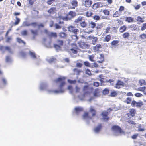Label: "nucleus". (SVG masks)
<instances>
[{
    "label": "nucleus",
    "mask_w": 146,
    "mask_h": 146,
    "mask_svg": "<svg viewBox=\"0 0 146 146\" xmlns=\"http://www.w3.org/2000/svg\"><path fill=\"white\" fill-rule=\"evenodd\" d=\"M66 78L64 76L60 77L54 80V82L56 83L60 82V89L59 90H48L47 91L49 94L54 93L55 94H58L59 93H61L64 92V90L62 88V86L65 84V82L63 80L65 79Z\"/></svg>",
    "instance_id": "nucleus-1"
},
{
    "label": "nucleus",
    "mask_w": 146,
    "mask_h": 146,
    "mask_svg": "<svg viewBox=\"0 0 146 146\" xmlns=\"http://www.w3.org/2000/svg\"><path fill=\"white\" fill-rule=\"evenodd\" d=\"M93 88L90 87L88 86H84L83 91L84 92L83 94H81L78 96V97L81 100H82L84 98L85 96L88 94H90L92 92Z\"/></svg>",
    "instance_id": "nucleus-2"
},
{
    "label": "nucleus",
    "mask_w": 146,
    "mask_h": 146,
    "mask_svg": "<svg viewBox=\"0 0 146 146\" xmlns=\"http://www.w3.org/2000/svg\"><path fill=\"white\" fill-rule=\"evenodd\" d=\"M76 15V13L75 12L72 11H70L67 16L64 18L66 21L71 20L72 19L74 18Z\"/></svg>",
    "instance_id": "nucleus-3"
},
{
    "label": "nucleus",
    "mask_w": 146,
    "mask_h": 146,
    "mask_svg": "<svg viewBox=\"0 0 146 146\" xmlns=\"http://www.w3.org/2000/svg\"><path fill=\"white\" fill-rule=\"evenodd\" d=\"M112 110L109 108L107 110L108 112L103 111L102 112L101 115L103 117V119L105 121H108L109 119V117H108V115L110 113V112Z\"/></svg>",
    "instance_id": "nucleus-4"
},
{
    "label": "nucleus",
    "mask_w": 146,
    "mask_h": 146,
    "mask_svg": "<svg viewBox=\"0 0 146 146\" xmlns=\"http://www.w3.org/2000/svg\"><path fill=\"white\" fill-rule=\"evenodd\" d=\"M68 30L69 31L72 32L75 35H77V33L78 32L79 30L76 28H75L74 26L70 25L67 27Z\"/></svg>",
    "instance_id": "nucleus-5"
},
{
    "label": "nucleus",
    "mask_w": 146,
    "mask_h": 146,
    "mask_svg": "<svg viewBox=\"0 0 146 146\" xmlns=\"http://www.w3.org/2000/svg\"><path fill=\"white\" fill-rule=\"evenodd\" d=\"M111 129L116 133H121L123 132V131L121 127L117 125L113 126L111 127Z\"/></svg>",
    "instance_id": "nucleus-6"
},
{
    "label": "nucleus",
    "mask_w": 146,
    "mask_h": 146,
    "mask_svg": "<svg viewBox=\"0 0 146 146\" xmlns=\"http://www.w3.org/2000/svg\"><path fill=\"white\" fill-rule=\"evenodd\" d=\"M78 44H79V46L83 49L88 48L90 47L89 45L82 41L79 42Z\"/></svg>",
    "instance_id": "nucleus-7"
},
{
    "label": "nucleus",
    "mask_w": 146,
    "mask_h": 146,
    "mask_svg": "<svg viewBox=\"0 0 146 146\" xmlns=\"http://www.w3.org/2000/svg\"><path fill=\"white\" fill-rule=\"evenodd\" d=\"M0 50L4 52L5 50H7L9 53L12 54L13 51L10 48V47L9 46H0Z\"/></svg>",
    "instance_id": "nucleus-8"
},
{
    "label": "nucleus",
    "mask_w": 146,
    "mask_h": 146,
    "mask_svg": "<svg viewBox=\"0 0 146 146\" xmlns=\"http://www.w3.org/2000/svg\"><path fill=\"white\" fill-rule=\"evenodd\" d=\"M136 112V111L135 109H132L129 110V113H127V115L128 117L130 116L133 117L135 116Z\"/></svg>",
    "instance_id": "nucleus-9"
},
{
    "label": "nucleus",
    "mask_w": 146,
    "mask_h": 146,
    "mask_svg": "<svg viewBox=\"0 0 146 146\" xmlns=\"http://www.w3.org/2000/svg\"><path fill=\"white\" fill-rule=\"evenodd\" d=\"M104 5L101 2L96 3L93 5L92 8L94 9L99 7H103Z\"/></svg>",
    "instance_id": "nucleus-10"
},
{
    "label": "nucleus",
    "mask_w": 146,
    "mask_h": 146,
    "mask_svg": "<svg viewBox=\"0 0 146 146\" xmlns=\"http://www.w3.org/2000/svg\"><path fill=\"white\" fill-rule=\"evenodd\" d=\"M70 4L72 5V7L70 6V9H74L78 6V2L76 0H73L70 3Z\"/></svg>",
    "instance_id": "nucleus-11"
},
{
    "label": "nucleus",
    "mask_w": 146,
    "mask_h": 146,
    "mask_svg": "<svg viewBox=\"0 0 146 146\" xmlns=\"http://www.w3.org/2000/svg\"><path fill=\"white\" fill-rule=\"evenodd\" d=\"M47 85L46 83L44 82H41L40 84L39 88L41 90H44L46 89Z\"/></svg>",
    "instance_id": "nucleus-12"
},
{
    "label": "nucleus",
    "mask_w": 146,
    "mask_h": 146,
    "mask_svg": "<svg viewBox=\"0 0 146 146\" xmlns=\"http://www.w3.org/2000/svg\"><path fill=\"white\" fill-rule=\"evenodd\" d=\"M88 38L89 40H92V43L93 44H95L98 40V38L93 36H90L88 37Z\"/></svg>",
    "instance_id": "nucleus-13"
},
{
    "label": "nucleus",
    "mask_w": 146,
    "mask_h": 146,
    "mask_svg": "<svg viewBox=\"0 0 146 146\" xmlns=\"http://www.w3.org/2000/svg\"><path fill=\"white\" fill-rule=\"evenodd\" d=\"M29 54L31 57L33 59H35L37 58L35 53L33 51H29Z\"/></svg>",
    "instance_id": "nucleus-14"
},
{
    "label": "nucleus",
    "mask_w": 146,
    "mask_h": 146,
    "mask_svg": "<svg viewBox=\"0 0 146 146\" xmlns=\"http://www.w3.org/2000/svg\"><path fill=\"white\" fill-rule=\"evenodd\" d=\"M92 3V1L90 0H86L84 1V5L86 7H89Z\"/></svg>",
    "instance_id": "nucleus-15"
},
{
    "label": "nucleus",
    "mask_w": 146,
    "mask_h": 146,
    "mask_svg": "<svg viewBox=\"0 0 146 146\" xmlns=\"http://www.w3.org/2000/svg\"><path fill=\"white\" fill-rule=\"evenodd\" d=\"M46 60L49 63H52L55 62L56 61V59L53 57L50 58L48 57L46 58Z\"/></svg>",
    "instance_id": "nucleus-16"
},
{
    "label": "nucleus",
    "mask_w": 146,
    "mask_h": 146,
    "mask_svg": "<svg viewBox=\"0 0 146 146\" xmlns=\"http://www.w3.org/2000/svg\"><path fill=\"white\" fill-rule=\"evenodd\" d=\"M102 127L101 124H99L97 127L94 128V131L96 133L99 132L101 130Z\"/></svg>",
    "instance_id": "nucleus-17"
},
{
    "label": "nucleus",
    "mask_w": 146,
    "mask_h": 146,
    "mask_svg": "<svg viewBox=\"0 0 146 146\" xmlns=\"http://www.w3.org/2000/svg\"><path fill=\"white\" fill-rule=\"evenodd\" d=\"M89 112L92 113V117H94L96 115V110L93 108L91 107L90 108Z\"/></svg>",
    "instance_id": "nucleus-18"
},
{
    "label": "nucleus",
    "mask_w": 146,
    "mask_h": 146,
    "mask_svg": "<svg viewBox=\"0 0 146 146\" xmlns=\"http://www.w3.org/2000/svg\"><path fill=\"white\" fill-rule=\"evenodd\" d=\"M75 113L78 114L80 112L83 111V109L81 107H78L75 108Z\"/></svg>",
    "instance_id": "nucleus-19"
},
{
    "label": "nucleus",
    "mask_w": 146,
    "mask_h": 146,
    "mask_svg": "<svg viewBox=\"0 0 146 146\" xmlns=\"http://www.w3.org/2000/svg\"><path fill=\"white\" fill-rule=\"evenodd\" d=\"M56 11V8L55 7H52L48 10V12L50 14H53Z\"/></svg>",
    "instance_id": "nucleus-20"
},
{
    "label": "nucleus",
    "mask_w": 146,
    "mask_h": 146,
    "mask_svg": "<svg viewBox=\"0 0 146 146\" xmlns=\"http://www.w3.org/2000/svg\"><path fill=\"white\" fill-rule=\"evenodd\" d=\"M2 82L4 86H6L8 84V82L7 79L4 77L2 78Z\"/></svg>",
    "instance_id": "nucleus-21"
},
{
    "label": "nucleus",
    "mask_w": 146,
    "mask_h": 146,
    "mask_svg": "<svg viewBox=\"0 0 146 146\" xmlns=\"http://www.w3.org/2000/svg\"><path fill=\"white\" fill-rule=\"evenodd\" d=\"M30 31L31 33L33 35V38H34L35 37L38 35V30H33L31 29Z\"/></svg>",
    "instance_id": "nucleus-22"
},
{
    "label": "nucleus",
    "mask_w": 146,
    "mask_h": 146,
    "mask_svg": "<svg viewBox=\"0 0 146 146\" xmlns=\"http://www.w3.org/2000/svg\"><path fill=\"white\" fill-rule=\"evenodd\" d=\"M83 117L84 119L89 118L90 119H92V117L89 116V113L88 112H85L83 115Z\"/></svg>",
    "instance_id": "nucleus-23"
},
{
    "label": "nucleus",
    "mask_w": 146,
    "mask_h": 146,
    "mask_svg": "<svg viewBox=\"0 0 146 146\" xmlns=\"http://www.w3.org/2000/svg\"><path fill=\"white\" fill-rule=\"evenodd\" d=\"M83 18V17L82 16H79L78 18L74 20V22L75 23H79L82 20Z\"/></svg>",
    "instance_id": "nucleus-24"
},
{
    "label": "nucleus",
    "mask_w": 146,
    "mask_h": 146,
    "mask_svg": "<svg viewBox=\"0 0 146 146\" xmlns=\"http://www.w3.org/2000/svg\"><path fill=\"white\" fill-rule=\"evenodd\" d=\"M89 26L92 28H94L96 26V23L93 21H91L88 24Z\"/></svg>",
    "instance_id": "nucleus-25"
},
{
    "label": "nucleus",
    "mask_w": 146,
    "mask_h": 146,
    "mask_svg": "<svg viewBox=\"0 0 146 146\" xmlns=\"http://www.w3.org/2000/svg\"><path fill=\"white\" fill-rule=\"evenodd\" d=\"M98 58L100 59V60H98L97 61V62L100 63H102V62L104 61V59L103 55L102 54H100V56Z\"/></svg>",
    "instance_id": "nucleus-26"
},
{
    "label": "nucleus",
    "mask_w": 146,
    "mask_h": 146,
    "mask_svg": "<svg viewBox=\"0 0 146 146\" xmlns=\"http://www.w3.org/2000/svg\"><path fill=\"white\" fill-rule=\"evenodd\" d=\"M128 28L129 29H132V30L135 31L136 30V25L134 24H132L128 26Z\"/></svg>",
    "instance_id": "nucleus-27"
},
{
    "label": "nucleus",
    "mask_w": 146,
    "mask_h": 146,
    "mask_svg": "<svg viewBox=\"0 0 146 146\" xmlns=\"http://www.w3.org/2000/svg\"><path fill=\"white\" fill-rule=\"evenodd\" d=\"M127 122L129 124L134 125H135L136 123L131 119L130 118H128L127 119Z\"/></svg>",
    "instance_id": "nucleus-28"
},
{
    "label": "nucleus",
    "mask_w": 146,
    "mask_h": 146,
    "mask_svg": "<svg viewBox=\"0 0 146 146\" xmlns=\"http://www.w3.org/2000/svg\"><path fill=\"white\" fill-rule=\"evenodd\" d=\"M76 35H72L71 36L72 40L73 42H75L78 39V37Z\"/></svg>",
    "instance_id": "nucleus-29"
},
{
    "label": "nucleus",
    "mask_w": 146,
    "mask_h": 146,
    "mask_svg": "<svg viewBox=\"0 0 146 146\" xmlns=\"http://www.w3.org/2000/svg\"><path fill=\"white\" fill-rule=\"evenodd\" d=\"M101 47V45L100 44H98L94 47L93 49L95 51H98L99 50V49Z\"/></svg>",
    "instance_id": "nucleus-30"
},
{
    "label": "nucleus",
    "mask_w": 146,
    "mask_h": 146,
    "mask_svg": "<svg viewBox=\"0 0 146 146\" xmlns=\"http://www.w3.org/2000/svg\"><path fill=\"white\" fill-rule=\"evenodd\" d=\"M125 21L129 23L133 22L134 21L133 19L131 17H126Z\"/></svg>",
    "instance_id": "nucleus-31"
},
{
    "label": "nucleus",
    "mask_w": 146,
    "mask_h": 146,
    "mask_svg": "<svg viewBox=\"0 0 146 146\" xmlns=\"http://www.w3.org/2000/svg\"><path fill=\"white\" fill-rule=\"evenodd\" d=\"M80 26L82 28H86L87 27V24L85 21H82L80 23Z\"/></svg>",
    "instance_id": "nucleus-32"
},
{
    "label": "nucleus",
    "mask_w": 146,
    "mask_h": 146,
    "mask_svg": "<svg viewBox=\"0 0 146 146\" xmlns=\"http://www.w3.org/2000/svg\"><path fill=\"white\" fill-rule=\"evenodd\" d=\"M6 62L7 63H10L12 61L11 58L9 56H7L5 58Z\"/></svg>",
    "instance_id": "nucleus-33"
},
{
    "label": "nucleus",
    "mask_w": 146,
    "mask_h": 146,
    "mask_svg": "<svg viewBox=\"0 0 146 146\" xmlns=\"http://www.w3.org/2000/svg\"><path fill=\"white\" fill-rule=\"evenodd\" d=\"M59 35L61 38H64L66 37L67 35L65 33L62 32L59 33Z\"/></svg>",
    "instance_id": "nucleus-34"
},
{
    "label": "nucleus",
    "mask_w": 146,
    "mask_h": 146,
    "mask_svg": "<svg viewBox=\"0 0 146 146\" xmlns=\"http://www.w3.org/2000/svg\"><path fill=\"white\" fill-rule=\"evenodd\" d=\"M30 25V23H29L27 21H25L23 22L22 26L25 27L29 26Z\"/></svg>",
    "instance_id": "nucleus-35"
},
{
    "label": "nucleus",
    "mask_w": 146,
    "mask_h": 146,
    "mask_svg": "<svg viewBox=\"0 0 146 146\" xmlns=\"http://www.w3.org/2000/svg\"><path fill=\"white\" fill-rule=\"evenodd\" d=\"M127 28L126 27L125 25H123L120 27L119 29V31L122 33L125 31Z\"/></svg>",
    "instance_id": "nucleus-36"
},
{
    "label": "nucleus",
    "mask_w": 146,
    "mask_h": 146,
    "mask_svg": "<svg viewBox=\"0 0 146 146\" xmlns=\"http://www.w3.org/2000/svg\"><path fill=\"white\" fill-rule=\"evenodd\" d=\"M84 64L86 66L90 67H93L92 66H91V65L88 61L84 62Z\"/></svg>",
    "instance_id": "nucleus-37"
},
{
    "label": "nucleus",
    "mask_w": 146,
    "mask_h": 146,
    "mask_svg": "<svg viewBox=\"0 0 146 146\" xmlns=\"http://www.w3.org/2000/svg\"><path fill=\"white\" fill-rule=\"evenodd\" d=\"M130 36L128 32H126L123 34V36L124 38H128Z\"/></svg>",
    "instance_id": "nucleus-38"
},
{
    "label": "nucleus",
    "mask_w": 146,
    "mask_h": 146,
    "mask_svg": "<svg viewBox=\"0 0 146 146\" xmlns=\"http://www.w3.org/2000/svg\"><path fill=\"white\" fill-rule=\"evenodd\" d=\"M48 35L51 36L56 37L57 36L56 33L50 32L48 34Z\"/></svg>",
    "instance_id": "nucleus-39"
},
{
    "label": "nucleus",
    "mask_w": 146,
    "mask_h": 146,
    "mask_svg": "<svg viewBox=\"0 0 146 146\" xmlns=\"http://www.w3.org/2000/svg\"><path fill=\"white\" fill-rule=\"evenodd\" d=\"M20 21V19L18 18L17 17H16V20H15V22L14 23V24L15 25H18Z\"/></svg>",
    "instance_id": "nucleus-40"
},
{
    "label": "nucleus",
    "mask_w": 146,
    "mask_h": 146,
    "mask_svg": "<svg viewBox=\"0 0 146 146\" xmlns=\"http://www.w3.org/2000/svg\"><path fill=\"white\" fill-rule=\"evenodd\" d=\"M50 44L51 42L50 41L48 42V43H47V42L46 41L45 43V45L46 47L48 48H50L51 47Z\"/></svg>",
    "instance_id": "nucleus-41"
},
{
    "label": "nucleus",
    "mask_w": 146,
    "mask_h": 146,
    "mask_svg": "<svg viewBox=\"0 0 146 146\" xmlns=\"http://www.w3.org/2000/svg\"><path fill=\"white\" fill-rule=\"evenodd\" d=\"M109 92V90L107 88H105L104 89L102 92V93L103 94L106 95L108 94Z\"/></svg>",
    "instance_id": "nucleus-42"
},
{
    "label": "nucleus",
    "mask_w": 146,
    "mask_h": 146,
    "mask_svg": "<svg viewBox=\"0 0 146 146\" xmlns=\"http://www.w3.org/2000/svg\"><path fill=\"white\" fill-rule=\"evenodd\" d=\"M137 21L138 22L142 23L144 22V20L140 16H138L137 19Z\"/></svg>",
    "instance_id": "nucleus-43"
},
{
    "label": "nucleus",
    "mask_w": 146,
    "mask_h": 146,
    "mask_svg": "<svg viewBox=\"0 0 146 146\" xmlns=\"http://www.w3.org/2000/svg\"><path fill=\"white\" fill-rule=\"evenodd\" d=\"M111 39V36L110 35H108L105 38L104 41H109Z\"/></svg>",
    "instance_id": "nucleus-44"
},
{
    "label": "nucleus",
    "mask_w": 146,
    "mask_h": 146,
    "mask_svg": "<svg viewBox=\"0 0 146 146\" xmlns=\"http://www.w3.org/2000/svg\"><path fill=\"white\" fill-rule=\"evenodd\" d=\"M121 15V13H119V12L117 11H116L115 12L113 15V17H119Z\"/></svg>",
    "instance_id": "nucleus-45"
},
{
    "label": "nucleus",
    "mask_w": 146,
    "mask_h": 146,
    "mask_svg": "<svg viewBox=\"0 0 146 146\" xmlns=\"http://www.w3.org/2000/svg\"><path fill=\"white\" fill-rule=\"evenodd\" d=\"M69 52L70 53H72L74 54H76L77 52V50L73 48H72L69 50Z\"/></svg>",
    "instance_id": "nucleus-46"
},
{
    "label": "nucleus",
    "mask_w": 146,
    "mask_h": 146,
    "mask_svg": "<svg viewBox=\"0 0 146 146\" xmlns=\"http://www.w3.org/2000/svg\"><path fill=\"white\" fill-rule=\"evenodd\" d=\"M93 95L94 97H98L99 96V94L97 90H96L94 91L93 94Z\"/></svg>",
    "instance_id": "nucleus-47"
},
{
    "label": "nucleus",
    "mask_w": 146,
    "mask_h": 146,
    "mask_svg": "<svg viewBox=\"0 0 146 146\" xmlns=\"http://www.w3.org/2000/svg\"><path fill=\"white\" fill-rule=\"evenodd\" d=\"M57 43L58 45L60 46H62L63 44V41L62 40H58Z\"/></svg>",
    "instance_id": "nucleus-48"
},
{
    "label": "nucleus",
    "mask_w": 146,
    "mask_h": 146,
    "mask_svg": "<svg viewBox=\"0 0 146 146\" xmlns=\"http://www.w3.org/2000/svg\"><path fill=\"white\" fill-rule=\"evenodd\" d=\"M55 1L56 0H48L47 1V3L48 5H50Z\"/></svg>",
    "instance_id": "nucleus-49"
},
{
    "label": "nucleus",
    "mask_w": 146,
    "mask_h": 146,
    "mask_svg": "<svg viewBox=\"0 0 146 146\" xmlns=\"http://www.w3.org/2000/svg\"><path fill=\"white\" fill-rule=\"evenodd\" d=\"M103 12L105 15H109L110 11L108 10H104L103 11Z\"/></svg>",
    "instance_id": "nucleus-50"
},
{
    "label": "nucleus",
    "mask_w": 146,
    "mask_h": 146,
    "mask_svg": "<svg viewBox=\"0 0 146 146\" xmlns=\"http://www.w3.org/2000/svg\"><path fill=\"white\" fill-rule=\"evenodd\" d=\"M139 38L141 39H144L145 38H146V34H143L141 35H140L139 36Z\"/></svg>",
    "instance_id": "nucleus-51"
},
{
    "label": "nucleus",
    "mask_w": 146,
    "mask_h": 146,
    "mask_svg": "<svg viewBox=\"0 0 146 146\" xmlns=\"http://www.w3.org/2000/svg\"><path fill=\"white\" fill-rule=\"evenodd\" d=\"M94 55H89V60L92 62H94V61L93 60L94 58Z\"/></svg>",
    "instance_id": "nucleus-52"
},
{
    "label": "nucleus",
    "mask_w": 146,
    "mask_h": 146,
    "mask_svg": "<svg viewBox=\"0 0 146 146\" xmlns=\"http://www.w3.org/2000/svg\"><path fill=\"white\" fill-rule=\"evenodd\" d=\"M54 47L56 50H59L60 49V46L58 44H54Z\"/></svg>",
    "instance_id": "nucleus-53"
},
{
    "label": "nucleus",
    "mask_w": 146,
    "mask_h": 146,
    "mask_svg": "<svg viewBox=\"0 0 146 146\" xmlns=\"http://www.w3.org/2000/svg\"><path fill=\"white\" fill-rule=\"evenodd\" d=\"M21 33L23 36H26L27 33V31L26 30H23L21 32Z\"/></svg>",
    "instance_id": "nucleus-54"
},
{
    "label": "nucleus",
    "mask_w": 146,
    "mask_h": 146,
    "mask_svg": "<svg viewBox=\"0 0 146 146\" xmlns=\"http://www.w3.org/2000/svg\"><path fill=\"white\" fill-rule=\"evenodd\" d=\"M117 95V93L116 92H111L110 96L111 97H115Z\"/></svg>",
    "instance_id": "nucleus-55"
},
{
    "label": "nucleus",
    "mask_w": 146,
    "mask_h": 146,
    "mask_svg": "<svg viewBox=\"0 0 146 146\" xmlns=\"http://www.w3.org/2000/svg\"><path fill=\"white\" fill-rule=\"evenodd\" d=\"M92 14V13L90 11H88L86 13V15L87 16L90 17Z\"/></svg>",
    "instance_id": "nucleus-56"
},
{
    "label": "nucleus",
    "mask_w": 146,
    "mask_h": 146,
    "mask_svg": "<svg viewBox=\"0 0 146 146\" xmlns=\"http://www.w3.org/2000/svg\"><path fill=\"white\" fill-rule=\"evenodd\" d=\"M17 41L19 43L22 42L24 44H25V42L23 40H21L20 38H17Z\"/></svg>",
    "instance_id": "nucleus-57"
},
{
    "label": "nucleus",
    "mask_w": 146,
    "mask_h": 146,
    "mask_svg": "<svg viewBox=\"0 0 146 146\" xmlns=\"http://www.w3.org/2000/svg\"><path fill=\"white\" fill-rule=\"evenodd\" d=\"M119 42V41L117 40H114L111 42V44L112 45H115L117 44Z\"/></svg>",
    "instance_id": "nucleus-58"
},
{
    "label": "nucleus",
    "mask_w": 146,
    "mask_h": 146,
    "mask_svg": "<svg viewBox=\"0 0 146 146\" xmlns=\"http://www.w3.org/2000/svg\"><path fill=\"white\" fill-rule=\"evenodd\" d=\"M85 72L86 74L89 76H90L91 74V72L90 70L88 69H87L86 70Z\"/></svg>",
    "instance_id": "nucleus-59"
},
{
    "label": "nucleus",
    "mask_w": 146,
    "mask_h": 146,
    "mask_svg": "<svg viewBox=\"0 0 146 146\" xmlns=\"http://www.w3.org/2000/svg\"><path fill=\"white\" fill-rule=\"evenodd\" d=\"M68 82L70 84H75L76 82V80H72L70 79H68Z\"/></svg>",
    "instance_id": "nucleus-60"
},
{
    "label": "nucleus",
    "mask_w": 146,
    "mask_h": 146,
    "mask_svg": "<svg viewBox=\"0 0 146 146\" xmlns=\"http://www.w3.org/2000/svg\"><path fill=\"white\" fill-rule=\"evenodd\" d=\"M139 83L140 85H142V84H145V81L143 80H139Z\"/></svg>",
    "instance_id": "nucleus-61"
},
{
    "label": "nucleus",
    "mask_w": 146,
    "mask_h": 146,
    "mask_svg": "<svg viewBox=\"0 0 146 146\" xmlns=\"http://www.w3.org/2000/svg\"><path fill=\"white\" fill-rule=\"evenodd\" d=\"M138 133L134 134L131 137V138L133 139H136L138 136Z\"/></svg>",
    "instance_id": "nucleus-62"
},
{
    "label": "nucleus",
    "mask_w": 146,
    "mask_h": 146,
    "mask_svg": "<svg viewBox=\"0 0 146 146\" xmlns=\"http://www.w3.org/2000/svg\"><path fill=\"white\" fill-rule=\"evenodd\" d=\"M30 25L32 26L33 27H35L37 25V23L36 22H33L30 23Z\"/></svg>",
    "instance_id": "nucleus-63"
},
{
    "label": "nucleus",
    "mask_w": 146,
    "mask_h": 146,
    "mask_svg": "<svg viewBox=\"0 0 146 146\" xmlns=\"http://www.w3.org/2000/svg\"><path fill=\"white\" fill-rule=\"evenodd\" d=\"M146 29V23H144L141 28V30L142 31Z\"/></svg>",
    "instance_id": "nucleus-64"
}]
</instances>
